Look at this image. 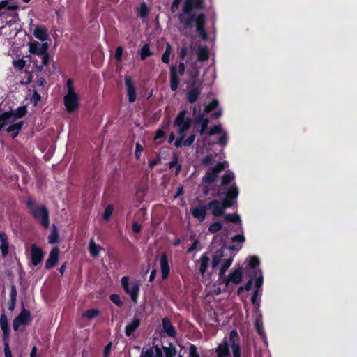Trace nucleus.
Masks as SVG:
<instances>
[{"instance_id": "nucleus-27", "label": "nucleus", "mask_w": 357, "mask_h": 357, "mask_svg": "<svg viewBox=\"0 0 357 357\" xmlns=\"http://www.w3.org/2000/svg\"><path fill=\"white\" fill-rule=\"evenodd\" d=\"M199 261L200 266L199 268V271L200 274H202L204 276L209 266L210 258L209 257H208L206 253H204L202 254V257H200Z\"/></svg>"}, {"instance_id": "nucleus-59", "label": "nucleus", "mask_w": 357, "mask_h": 357, "mask_svg": "<svg viewBox=\"0 0 357 357\" xmlns=\"http://www.w3.org/2000/svg\"><path fill=\"white\" fill-rule=\"evenodd\" d=\"M199 243V241H198V239H195L192 244L189 248H188L186 252L188 254H190V252H193V250H197Z\"/></svg>"}, {"instance_id": "nucleus-39", "label": "nucleus", "mask_w": 357, "mask_h": 357, "mask_svg": "<svg viewBox=\"0 0 357 357\" xmlns=\"http://www.w3.org/2000/svg\"><path fill=\"white\" fill-rule=\"evenodd\" d=\"M149 12V8L144 3H142L137 9L138 15L142 17H146Z\"/></svg>"}, {"instance_id": "nucleus-29", "label": "nucleus", "mask_w": 357, "mask_h": 357, "mask_svg": "<svg viewBox=\"0 0 357 357\" xmlns=\"http://www.w3.org/2000/svg\"><path fill=\"white\" fill-rule=\"evenodd\" d=\"M162 349L165 357H175L176 354V348L172 342H169L167 346H162Z\"/></svg>"}, {"instance_id": "nucleus-23", "label": "nucleus", "mask_w": 357, "mask_h": 357, "mask_svg": "<svg viewBox=\"0 0 357 357\" xmlns=\"http://www.w3.org/2000/svg\"><path fill=\"white\" fill-rule=\"evenodd\" d=\"M180 83V78L178 75V68L176 66L170 67V88L172 91H176Z\"/></svg>"}, {"instance_id": "nucleus-8", "label": "nucleus", "mask_w": 357, "mask_h": 357, "mask_svg": "<svg viewBox=\"0 0 357 357\" xmlns=\"http://www.w3.org/2000/svg\"><path fill=\"white\" fill-rule=\"evenodd\" d=\"M224 169H225L224 162H217L214 167L206 172L205 175L202 177V181L204 182V183H213L218 177V174L223 171Z\"/></svg>"}, {"instance_id": "nucleus-35", "label": "nucleus", "mask_w": 357, "mask_h": 357, "mask_svg": "<svg viewBox=\"0 0 357 357\" xmlns=\"http://www.w3.org/2000/svg\"><path fill=\"white\" fill-rule=\"evenodd\" d=\"M100 310L98 309H89L86 311L84 312L82 314V317L84 318H86L89 320H91L100 315Z\"/></svg>"}, {"instance_id": "nucleus-12", "label": "nucleus", "mask_w": 357, "mask_h": 357, "mask_svg": "<svg viewBox=\"0 0 357 357\" xmlns=\"http://www.w3.org/2000/svg\"><path fill=\"white\" fill-rule=\"evenodd\" d=\"M243 278V269L241 267L237 268L236 269L233 270V271L230 272L227 278L223 279L224 284L226 287H228L229 283H233L234 284H239L241 282Z\"/></svg>"}, {"instance_id": "nucleus-21", "label": "nucleus", "mask_w": 357, "mask_h": 357, "mask_svg": "<svg viewBox=\"0 0 357 357\" xmlns=\"http://www.w3.org/2000/svg\"><path fill=\"white\" fill-rule=\"evenodd\" d=\"M195 123L201 125L199 132L201 135L208 134L207 130L209 124V119L205 117L203 113H199L195 119Z\"/></svg>"}, {"instance_id": "nucleus-50", "label": "nucleus", "mask_w": 357, "mask_h": 357, "mask_svg": "<svg viewBox=\"0 0 357 357\" xmlns=\"http://www.w3.org/2000/svg\"><path fill=\"white\" fill-rule=\"evenodd\" d=\"M171 53V45L167 44L165 52L162 56V61L165 62V63H168L169 62V56Z\"/></svg>"}, {"instance_id": "nucleus-41", "label": "nucleus", "mask_w": 357, "mask_h": 357, "mask_svg": "<svg viewBox=\"0 0 357 357\" xmlns=\"http://www.w3.org/2000/svg\"><path fill=\"white\" fill-rule=\"evenodd\" d=\"M248 265L251 268H257L259 266H260V260L259 258L256 257V255H252V257H249Z\"/></svg>"}, {"instance_id": "nucleus-52", "label": "nucleus", "mask_w": 357, "mask_h": 357, "mask_svg": "<svg viewBox=\"0 0 357 357\" xmlns=\"http://www.w3.org/2000/svg\"><path fill=\"white\" fill-rule=\"evenodd\" d=\"M144 151V146L139 142H137L135 144V158L139 160L141 157L142 153Z\"/></svg>"}, {"instance_id": "nucleus-13", "label": "nucleus", "mask_w": 357, "mask_h": 357, "mask_svg": "<svg viewBox=\"0 0 357 357\" xmlns=\"http://www.w3.org/2000/svg\"><path fill=\"white\" fill-rule=\"evenodd\" d=\"M31 313L26 309H22L20 314L15 318L13 322V328L17 331L21 326H26L31 321Z\"/></svg>"}, {"instance_id": "nucleus-33", "label": "nucleus", "mask_w": 357, "mask_h": 357, "mask_svg": "<svg viewBox=\"0 0 357 357\" xmlns=\"http://www.w3.org/2000/svg\"><path fill=\"white\" fill-rule=\"evenodd\" d=\"M209 58V52L207 47H199L197 52V59L200 61H205Z\"/></svg>"}, {"instance_id": "nucleus-9", "label": "nucleus", "mask_w": 357, "mask_h": 357, "mask_svg": "<svg viewBox=\"0 0 357 357\" xmlns=\"http://www.w3.org/2000/svg\"><path fill=\"white\" fill-rule=\"evenodd\" d=\"M239 195V190L236 185H231L227 190L223 199L225 210L231 208L235 203V200Z\"/></svg>"}, {"instance_id": "nucleus-63", "label": "nucleus", "mask_w": 357, "mask_h": 357, "mask_svg": "<svg viewBox=\"0 0 357 357\" xmlns=\"http://www.w3.org/2000/svg\"><path fill=\"white\" fill-rule=\"evenodd\" d=\"M40 100V96L35 91L31 98V102L34 105H36L38 101Z\"/></svg>"}, {"instance_id": "nucleus-47", "label": "nucleus", "mask_w": 357, "mask_h": 357, "mask_svg": "<svg viewBox=\"0 0 357 357\" xmlns=\"http://www.w3.org/2000/svg\"><path fill=\"white\" fill-rule=\"evenodd\" d=\"M109 298L118 307H121L123 304L119 294H112L110 295Z\"/></svg>"}, {"instance_id": "nucleus-14", "label": "nucleus", "mask_w": 357, "mask_h": 357, "mask_svg": "<svg viewBox=\"0 0 357 357\" xmlns=\"http://www.w3.org/2000/svg\"><path fill=\"white\" fill-rule=\"evenodd\" d=\"M207 207L211 210L213 216L220 217L225 214L224 199L222 202L218 199H213L207 204Z\"/></svg>"}, {"instance_id": "nucleus-55", "label": "nucleus", "mask_w": 357, "mask_h": 357, "mask_svg": "<svg viewBox=\"0 0 357 357\" xmlns=\"http://www.w3.org/2000/svg\"><path fill=\"white\" fill-rule=\"evenodd\" d=\"M58 239V234L56 229L54 227V229L52 231L51 234L49 236V243L51 244L55 243Z\"/></svg>"}, {"instance_id": "nucleus-40", "label": "nucleus", "mask_w": 357, "mask_h": 357, "mask_svg": "<svg viewBox=\"0 0 357 357\" xmlns=\"http://www.w3.org/2000/svg\"><path fill=\"white\" fill-rule=\"evenodd\" d=\"M221 229H222V222H215L210 225L208 231L212 234L218 233Z\"/></svg>"}, {"instance_id": "nucleus-51", "label": "nucleus", "mask_w": 357, "mask_h": 357, "mask_svg": "<svg viewBox=\"0 0 357 357\" xmlns=\"http://www.w3.org/2000/svg\"><path fill=\"white\" fill-rule=\"evenodd\" d=\"M234 256H235V254H231V255L229 258H226V259H225L222 261V264L224 265V268L226 272H227V269L229 268V266H231V265L232 264V263L234 261Z\"/></svg>"}, {"instance_id": "nucleus-3", "label": "nucleus", "mask_w": 357, "mask_h": 357, "mask_svg": "<svg viewBox=\"0 0 357 357\" xmlns=\"http://www.w3.org/2000/svg\"><path fill=\"white\" fill-rule=\"evenodd\" d=\"M26 205L33 218L38 220L43 227L48 228L50 225L49 212L43 205H37L33 199H28Z\"/></svg>"}, {"instance_id": "nucleus-43", "label": "nucleus", "mask_w": 357, "mask_h": 357, "mask_svg": "<svg viewBox=\"0 0 357 357\" xmlns=\"http://www.w3.org/2000/svg\"><path fill=\"white\" fill-rule=\"evenodd\" d=\"M151 54L150 51L149 45L148 44H145L140 52V57L142 60L146 59Z\"/></svg>"}, {"instance_id": "nucleus-56", "label": "nucleus", "mask_w": 357, "mask_h": 357, "mask_svg": "<svg viewBox=\"0 0 357 357\" xmlns=\"http://www.w3.org/2000/svg\"><path fill=\"white\" fill-rule=\"evenodd\" d=\"M196 134L195 132L190 134L188 138H186L183 142L185 146H192L193 142L195 140Z\"/></svg>"}, {"instance_id": "nucleus-62", "label": "nucleus", "mask_w": 357, "mask_h": 357, "mask_svg": "<svg viewBox=\"0 0 357 357\" xmlns=\"http://www.w3.org/2000/svg\"><path fill=\"white\" fill-rule=\"evenodd\" d=\"M213 160V156L211 155V154H210V155H206L202 159V163L203 165H210V163L212 162Z\"/></svg>"}, {"instance_id": "nucleus-26", "label": "nucleus", "mask_w": 357, "mask_h": 357, "mask_svg": "<svg viewBox=\"0 0 357 357\" xmlns=\"http://www.w3.org/2000/svg\"><path fill=\"white\" fill-rule=\"evenodd\" d=\"M225 255L224 253V248L222 247L220 249H218L215 251L213 255L211 266L213 268H217L219 266L222 259Z\"/></svg>"}, {"instance_id": "nucleus-20", "label": "nucleus", "mask_w": 357, "mask_h": 357, "mask_svg": "<svg viewBox=\"0 0 357 357\" xmlns=\"http://www.w3.org/2000/svg\"><path fill=\"white\" fill-rule=\"evenodd\" d=\"M0 327L3 331V351H5L6 345L9 347V344L8 341V324L7 317L3 314L0 316Z\"/></svg>"}, {"instance_id": "nucleus-28", "label": "nucleus", "mask_w": 357, "mask_h": 357, "mask_svg": "<svg viewBox=\"0 0 357 357\" xmlns=\"http://www.w3.org/2000/svg\"><path fill=\"white\" fill-rule=\"evenodd\" d=\"M102 250V248L99 245L96 244L93 239H91L89 242V250L91 255L93 257H96L99 255L100 252Z\"/></svg>"}, {"instance_id": "nucleus-57", "label": "nucleus", "mask_w": 357, "mask_h": 357, "mask_svg": "<svg viewBox=\"0 0 357 357\" xmlns=\"http://www.w3.org/2000/svg\"><path fill=\"white\" fill-rule=\"evenodd\" d=\"M186 134L180 133V137L177 138L174 142V146L177 148H181V146H184L183 142L185 141V137Z\"/></svg>"}, {"instance_id": "nucleus-5", "label": "nucleus", "mask_w": 357, "mask_h": 357, "mask_svg": "<svg viewBox=\"0 0 357 357\" xmlns=\"http://www.w3.org/2000/svg\"><path fill=\"white\" fill-rule=\"evenodd\" d=\"M121 284L125 293L133 303H136L140 291L139 282L135 280H132L128 276H123L121 279Z\"/></svg>"}, {"instance_id": "nucleus-17", "label": "nucleus", "mask_w": 357, "mask_h": 357, "mask_svg": "<svg viewBox=\"0 0 357 357\" xmlns=\"http://www.w3.org/2000/svg\"><path fill=\"white\" fill-rule=\"evenodd\" d=\"M125 84L128 96V101L134 102L136 100V87L132 78L130 76L125 77Z\"/></svg>"}, {"instance_id": "nucleus-16", "label": "nucleus", "mask_w": 357, "mask_h": 357, "mask_svg": "<svg viewBox=\"0 0 357 357\" xmlns=\"http://www.w3.org/2000/svg\"><path fill=\"white\" fill-rule=\"evenodd\" d=\"M30 254L31 265L36 266L43 261L44 253L42 249L38 248L35 244L31 245Z\"/></svg>"}, {"instance_id": "nucleus-61", "label": "nucleus", "mask_w": 357, "mask_h": 357, "mask_svg": "<svg viewBox=\"0 0 357 357\" xmlns=\"http://www.w3.org/2000/svg\"><path fill=\"white\" fill-rule=\"evenodd\" d=\"M123 54V48L121 46H119L115 52V58L118 61H120L121 60V56Z\"/></svg>"}, {"instance_id": "nucleus-25", "label": "nucleus", "mask_w": 357, "mask_h": 357, "mask_svg": "<svg viewBox=\"0 0 357 357\" xmlns=\"http://www.w3.org/2000/svg\"><path fill=\"white\" fill-rule=\"evenodd\" d=\"M141 320L139 318L134 317V319L125 328V333L127 337H130L132 333L139 327Z\"/></svg>"}, {"instance_id": "nucleus-1", "label": "nucleus", "mask_w": 357, "mask_h": 357, "mask_svg": "<svg viewBox=\"0 0 357 357\" xmlns=\"http://www.w3.org/2000/svg\"><path fill=\"white\" fill-rule=\"evenodd\" d=\"M26 113L25 106L19 107L15 110L3 113L0 116V127L8 126L6 130L15 138L22 130L23 121L21 118Z\"/></svg>"}, {"instance_id": "nucleus-54", "label": "nucleus", "mask_w": 357, "mask_h": 357, "mask_svg": "<svg viewBox=\"0 0 357 357\" xmlns=\"http://www.w3.org/2000/svg\"><path fill=\"white\" fill-rule=\"evenodd\" d=\"M246 240L243 233H241V234H236V235H234L231 238V241L232 242H239L240 243H243V242H245Z\"/></svg>"}, {"instance_id": "nucleus-53", "label": "nucleus", "mask_w": 357, "mask_h": 357, "mask_svg": "<svg viewBox=\"0 0 357 357\" xmlns=\"http://www.w3.org/2000/svg\"><path fill=\"white\" fill-rule=\"evenodd\" d=\"M112 212H113V206L112 205H108L105 209L104 214L102 216L103 219L105 220H109V218H110V216L112 214Z\"/></svg>"}, {"instance_id": "nucleus-24", "label": "nucleus", "mask_w": 357, "mask_h": 357, "mask_svg": "<svg viewBox=\"0 0 357 357\" xmlns=\"http://www.w3.org/2000/svg\"><path fill=\"white\" fill-rule=\"evenodd\" d=\"M207 206H200V207L197 208H192L190 210L192 215L197 218L200 222L205 220L206 214H207Z\"/></svg>"}, {"instance_id": "nucleus-10", "label": "nucleus", "mask_w": 357, "mask_h": 357, "mask_svg": "<svg viewBox=\"0 0 357 357\" xmlns=\"http://www.w3.org/2000/svg\"><path fill=\"white\" fill-rule=\"evenodd\" d=\"M176 334V329L175 326H174L171 319L168 317L162 318L160 337L162 338V337L168 336L175 338Z\"/></svg>"}, {"instance_id": "nucleus-58", "label": "nucleus", "mask_w": 357, "mask_h": 357, "mask_svg": "<svg viewBox=\"0 0 357 357\" xmlns=\"http://www.w3.org/2000/svg\"><path fill=\"white\" fill-rule=\"evenodd\" d=\"M0 250L3 257H6L8 253V243L4 242L0 244Z\"/></svg>"}, {"instance_id": "nucleus-30", "label": "nucleus", "mask_w": 357, "mask_h": 357, "mask_svg": "<svg viewBox=\"0 0 357 357\" xmlns=\"http://www.w3.org/2000/svg\"><path fill=\"white\" fill-rule=\"evenodd\" d=\"M33 35L37 39L41 40L42 42L47 40L48 36L47 30L42 27H36L34 29Z\"/></svg>"}, {"instance_id": "nucleus-32", "label": "nucleus", "mask_w": 357, "mask_h": 357, "mask_svg": "<svg viewBox=\"0 0 357 357\" xmlns=\"http://www.w3.org/2000/svg\"><path fill=\"white\" fill-rule=\"evenodd\" d=\"M235 178V175L231 171H226L222 176L221 185L226 186L231 183Z\"/></svg>"}, {"instance_id": "nucleus-4", "label": "nucleus", "mask_w": 357, "mask_h": 357, "mask_svg": "<svg viewBox=\"0 0 357 357\" xmlns=\"http://www.w3.org/2000/svg\"><path fill=\"white\" fill-rule=\"evenodd\" d=\"M67 93L64 96V105L66 108V110L71 113L75 111L79 104V97L78 94L75 92L73 82L72 79H68L67 80Z\"/></svg>"}, {"instance_id": "nucleus-31", "label": "nucleus", "mask_w": 357, "mask_h": 357, "mask_svg": "<svg viewBox=\"0 0 357 357\" xmlns=\"http://www.w3.org/2000/svg\"><path fill=\"white\" fill-rule=\"evenodd\" d=\"M201 94V90L199 88H193L190 90L188 93L187 98L188 101L190 103H194L197 100L198 98Z\"/></svg>"}, {"instance_id": "nucleus-48", "label": "nucleus", "mask_w": 357, "mask_h": 357, "mask_svg": "<svg viewBox=\"0 0 357 357\" xmlns=\"http://www.w3.org/2000/svg\"><path fill=\"white\" fill-rule=\"evenodd\" d=\"M222 130V127L221 125H220V123H218V125H215L213 127H211V128L208 130L207 134L209 136H212V135L221 133Z\"/></svg>"}, {"instance_id": "nucleus-60", "label": "nucleus", "mask_w": 357, "mask_h": 357, "mask_svg": "<svg viewBox=\"0 0 357 357\" xmlns=\"http://www.w3.org/2000/svg\"><path fill=\"white\" fill-rule=\"evenodd\" d=\"M228 142V136L227 133H223L220 135L218 139L219 144H222V146H225Z\"/></svg>"}, {"instance_id": "nucleus-49", "label": "nucleus", "mask_w": 357, "mask_h": 357, "mask_svg": "<svg viewBox=\"0 0 357 357\" xmlns=\"http://www.w3.org/2000/svg\"><path fill=\"white\" fill-rule=\"evenodd\" d=\"M189 357H200L198 349L195 344H190L189 347Z\"/></svg>"}, {"instance_id": "nucleus-15", "label": "nucleus", "mask_w": 357, "mask_h": 357, "mask_svg": "<svg viewBox=\"0 0 357 357\" xmlns=\"http://www.w3.org/2000/svg\"><path fill=\"white\" fill-rule=\"evenodd\" d=\"M216 357H229L230 355L229 350V337H224L220 344H218L215 349Z\"/></svg>"}, {"instance_id": "nucleus-36", "label": "nucleus", "mask_w": 357, "mask_h": 357, "mask_svg": "<svg viewBox=\"0 0 357 357\" xmlns=\"http://www.w3.org/2000/svg\"><path fill=\"white\" fill-rule=\"evenodd\" d=\"M259 295H260V290H257V289H255V290H254L252 296L251 297V301H252V303L255 310H258V308L260 305V301H258V298H259Z\"/></svg>"}, {"instance_id": "nucleus-18", "label": "nucleus", "mask_w": 357, "mask_h": 357, "mask_svg": "<svg viewBox=\"0 0 357 357\" xmlns=\"http://www.w3.org/2000/svg\"><path fill=\"white\" fill-rule=\"evenodd\" d=\"M160 272L162 275V279L165 280V279L168 278L170 273V266H169V260L167 254H162L160 259Z\"/></svg>"}, {"instance_id": "nucleus-34", "label": "nucleus", "mask_w": 357, "mask_h": 357, "mask_svg": "<svg viewBox=\"0 0 357 357\" xmlns=\"http://www.w3.org/2000/svg\"><path fill=\"white\" fill-rule=\"evenodd\" d=\"M178 156L177 155V154L174 153L172 158V160L169 163V169H173V167H176V175H178V174L180 173L182 169L181 165L178 164Z\"/></svg>"}, {"instance_id": "nucleus-11", "label": "nucleus", "mask_w": 357, "mask_h": 357, "mask_svg": "<svg viewBox=\"0 0 357 357\" xmlns=\"http://www.w3.org/2000/svg\"><path fill=\"white\" fill-rule=\"evenodd\" d=\"M240 337L236 330H231L229 333V345L231 347L233 357H241Z\"/></svg>"}, {"instance_id": "nucleus-38", "label": "nucleus", "mask_w": 357, "mask_h": 357, "mask_svg": "<svg viewBox=\"0 0 357 357\" xmlns=\"http://www.w3.org/2000/svg\"><path fill=\"white\" fill-rule=\"evenodd\" d=\"M156 353V347L148 349L144 348L140 357H155Z\"/></svg>"}, {"instance_id": "nucleus-42", "label": "nucleus", "mask_w": 357, "mask_h": 357, "mask_svg": "<svg viewBox=\"0 0 357 357\" xmlns=\"http://www.w3.org/2000/svg\"><path fill=\"white\" fill-rule=\"evenodd\" d=\"M255 327L258 333L261 336H264V331L263 329V322L260 318H257L254 323Z\"/></svg>"}, {"instance_id": "nucleus-6", "label": "nucleus", "mask_w": 357, "mask_h": 357, "mask_svg": "<svg viewBox=\"0 0 357 357\" xmlns=\"http://www.w3.org/2000/svg\"><path fill=\"white\" fill-rule=\"evenodd\" d=\"M205 6V0H185L183 6V13L188 15L186 18H190L192 15H197L194 13V10H204Z\"/></svg>"}, {"instance_id": "nucleus-19", "label": "nucleus", "mask_w": 357, "mask_h": 357, "mask_svg": "<svg viewBox=\"0 0 357 357\" xmlns=\"http://www.w3.org/2000/svg\"><path fill=\"white\" fill-rule=\"evenodd\" d=\"M48 50L47 43L32 42L29 44V50L31 54L40 55Z\"/></svg>"}, {"instance_id": "nucleus-2", "label": "nucleus", "mask_w": 357, "mask_h": 357, "mask_svg": "<svg viewBox=\"0 0 357 357\" xmlns=\"http://www.w3.org/2000/svg\"><path fill=\"white\" fill-rule=\"evenodd\" d=\"M206 15L205 13H199L198 15H191L189 19L184 20V28L191 29L195 26L197 32L203 40H208V35L206 31L205 24Z\"/></svg>"}, {"instance_id": "nucleus-37", "label": "nucleus", "mask_w": 357, "mask_h": 357, "mask_svg": "<svg viewBox=\"0 0 357 357\" xmlns=\"http://www.w3.org/2000/svg\"><path fill=\"white\" fill-rule=\"evenodd\" d=\"M16 297H17V290L15 286H12L11 291H10V303L9 305V310H13L15 306L16 303Z\"/></svg>"}, {"instance_id": "nucleus-45", "label": "nucleus", "mask_w": 357, "mask_h": 357, "mask_svg": "<svg viewBox=\"0 0 357 357\" xmlns=\"http://www.w3.org/2000/svg\"><path fill=\"white\" fill-rule=\"evenodd\" d=\"M218 105V100H213L208 105L204 107V112L205 113H211V112L213 111V109H216Z\"/></svg>"}, {"instance_id": "nucleus-44", "label": "nucleus", "mask_w": 357, "mask_h": 357, "mask_svg": "<svg viewBox=\"0 0 357 357\" xmlns=\"http://www.w3.org/2000/svg\"><path fill=\"white\" fill-rule=\"evenodd\" d=\"M25 65H26V61L24 60L23 59L14 60L13 61V66L14 68L19 71L22 70L24 68Z\"/></svg>"}, {"instance_id": "nucleus-64", "label": "nucleus", "mask_w": 357, "mask_h": 357, "mask_svg": "<svg viewBox=\"0 0 357 357\" xmlns=\"http://www.w3.org/2000/svg\"><path fill=\"white\" fill-rule=\"evenodd\" d=\"M263 282H264V277L261 274L260 276H258V278H257L256 281H255V286L257 289H259V288L262 287Z\"/></svg>"}, {"instance_id": "nucleus-46", "label": "nucleus", "mask_w": 357, "mask_h": 357, "mask_svg": "<svg viewBox=\"0 0 357 357\" xmlns=\"http://www.w3.org/2000/svg\"><path fill=\"white\" fill-rule=\"evenodd\" d=\"M224 219L226 221H230V222H240L241 221V218L238 214H226Z\"/></svg>"}, {"instance_id": "nucleus-22", "label": "nucleus", "mask_w": 357, "mask_h": 357, "mask_svg": "<svg viewBox=\"0 0 357 357\" xmlns=\"http://www.w3.org/2000/svg\"><path fill=\"white\" fill-rule=\"evenodd\" d=\"M59 250L58 248H54L50 255L49 257L46 261L45 263V268L47 269H50L56 266V264L58 262L59 260Z\"/></svg>"}, {"instance_id": "nucleus-7", "label": "nucleus", "mask_w": 357, "mask_h": 357, "mask_svg": "<svg viewBox=\"0 0 357 357\" xmlns=\"http://www.w3.org/2000/svg\"><path fill=\"white\" fill-rule=\"evenodd\" d=\"M187 111L181 110L176 116L174 124L178 126V133L186 134L187 130L190 129L192 123V119L186 116Z\"/></svg>"}]
</instances>
